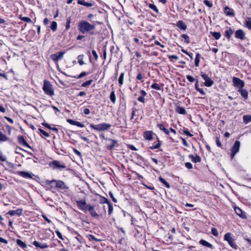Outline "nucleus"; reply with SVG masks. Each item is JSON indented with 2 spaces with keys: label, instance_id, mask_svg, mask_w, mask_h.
Instances as JSON below:
<instances>
[{
  "label": "nucleus",
  "instance_id": "nucleus-1",
  "mask_svg": "<svg viewBox=\"0 0 251 251\" xmlns=\"http://www.w3.org/2000/svg\"><path fill=\"white\" fill-rule=\"evenodd\" d=\"M95 28L94 25H91L87 21H81L78 24V29L83 34L88 33Z\"/></svg>",
  "mask_w": 251,
  "mask_h": 251
},
{
  "label": "nucleus",
  "instance_id": "nucleus-2",
  "mask_svg": "<svg viewBox=\"0 0 251 251\" xmlns=\"http://www.w3.org/2000/svg\"><path fill=\"white\" fill-rule=\"evenodd\" d=\"M43 90L45 93L49 96H52L54 94L52 85L48 80H45L44 81Z\"/></svg>",
  "mask_w": 251,
  "mask_h": 251
},
{
  "label": "nucleus",
  "instance_id": "nucleus-3",
  "mask_svg": "<svg viewBox=\"0 0 251 251\" xmlns=\"http://www.w3.org/2000/svg\"><path fill=\"white\" fill-rule=\"evenodd\" d=\"M90 126L93 129L100 132L109 129L111 127V126L109 124L101 123L98 125L91 124Z\"/></svg>",
  "mask_w": 251,
  "mask_h": 251
},
{
  "label": "nucleus",
  "instance_id": "nucleus-4",
  "mask_svg": "<svg viewBox=\"0 0 251 251\" xmlns=\"http://www.w3.org/2000/svg\"><path fill=\"white\" fill-rule=\"evenodd\" d=\"M224 239L225 241H226L230 246L236 250L237 249V246L234 243V239L232 237L231 234L230 232L226 233L225 234Z\"/></svg>",
  "mask_w": 251,
  "mask_h": 251
},
{
  "label": "nucleus",
  "instance_id": "nucleus-5",
  "mask_svg": "<svg viewBox=\"0 0 251 251\" xmlns=\"http://www.w3.org/2000/svg\"><path fill=\"white\" fill-rule=\"evenodd\" d=\"M201 75L205 80L204 84L205 86L210 87L214 84V81L208 76L207 74L201 72Z\"/></svg>",
  "mask_w": 251,
  "mask_h": 251
},
{
  "label": "nucleus",
  "instance_id": "nucleus-6",
  "mask_svg": "<svg viewBox=\"0 0 251 251\" xmlns=\"http://www.w3.org/2000/svg\"><path fill=\"white\" fill-rule=\"evenodd\" d=\"M49 166L53 169H58L60 170L66 168V166L64 164H61L60 162L57 160H54L50 162Z\"/></svg>",
  "mask_w": 251,
  "mask_h": 251
},
{
  "label": "nucleus",
  "instance_id": "nucleus-7",
  "mask_svg": "<svg viewBox=\"0 0 251 251\" xmlns=\"http://www.w3.org/2000/svg\"><path fill=\"white\" fill-rule=\"evenodd\" d=\"M49 184H54L56 187L61 189H68V187L66 186L64 182L61 180H52L49 181Z\"/></svg>",
  "mask_w": 251,
  "mask_h": 251
},
{
  "label": "nucleus",
  "instance_id": "nucleus-8",
  "mask_svg": "<svg viewBox=\"0 0 251 251\" xmlns=\"http://www.w3.org/2000/svg\"><path fill=\"white\" fill-rule=\"evenodd\" d=\"M76 202L77 206L80 210H83L84 211H87V209H88V207L90 204H87L86 201L85 200L76 201Z\"/></svg>",
  "mask_w": 251,
  "mask_h": 251
},
{
  "label": "nucleus",
  "instance_id": "nucleus-9",
  "mask_svg": "<svg viewBox=\"0 0 251 251\" xmlns=\"http://www.w3.org/2000/svg\"><path fill=\"white\" fill-rule=\"evenodd\" d=\"M240 147V142L239 141H236L234 144L233 146L231 149V158L232 159L235 155L239 151Z\"/></svg>",
  "mask_w": 251,
  "mask_h": 251
},
{
  "label": "nucleus",
  "instance_id": "nucleus-10",
  "mask_svg": "<svg viewBox=\"0 0 251 251\" xmlns=\"http://www.w3.org/2000/svg\"><path fill=\"white\" fill-rule=\"evenodd\" d=\"M233 83L235 87L239 89L243 88L245 85V82L243 80L236 77L233 78Z\"/></svg>",
  "mask_w": 251,
  "mask_h": 251
},
{
  "label": "nucleus",
  "instance_id": "nucleus-11",
  "mask_svg": "<svg viewBox=\"0 0 251 251\" xmlns=\"http://www.w3.org/2000/svg\"><path fill=\"white\" fill-rule=\"evenodd\" d=\"M106 140L109 142L106 146V148L108 150H111L114 147L118 146V141L116 140L108 138H106Z\"/></svg>",
  "mask_w": 251,
  "mask_h": 251
},
{
  "label": "nucleus",
  "instance_id": "nucleus-12",
  "mask_svg": "<svg viewBox=\"0 0 251 251\" xmlns=\"http://www.w3.org/2000/svg\"><path fill=\"white\" fill-rule=\"evenodd\" d=\"M65 53V51L58 52L55 54H52L51 55V58L53 61L57 62L58 60H61L63 58Z\"/></svg>",
  "mask_w": 251,
  "mask_h": 251
},
{
  "label": "nucleus",
  "instance_id": "nucleus-13",
  "mask_svg": "<svg viewBox=\"0 0 251 251\" xmlns=\"http://www.w3.org/2000/svg\"><path fill=\"white\" fill-rule=\"evenodd\" d=\"M18 141L19 144L23 147H26L31 149V146L26 142L23 136L19 135L18 136Z\"/></svg>",
  "mask_w": 251,
  "mask_h": 251
},
{
  "label": "nucleus",
  "instance_id": "nucleus-14",
  "mask_svg": "<svg viewBox=\"0 0 251 251\" xmlns=\"http://www.w3.org/2000/svg\"><path fill=\"white\" fill-rule=\"evenodd\" d=\"M17 174L24 178H32V177L35 176L32 173L25 171H18Z\"/></svg>",
  "mask_w": 251,
  "mask_h": 251
},
{
  "label": "nucleus",
  "instance_id": "nucleus-15",
  "mask_svg": "<svg viewBox=\"0 0 251 251\" xmlns=\"http://www.w3.org/2000/svg\"><path fill=\"white\" fill-rule=\"evenodd\" d=\"M235 36L237 39L244 40L245 38V33L242 29H239L235 31Z\"/></svg>",
  "mask_w": 251,
  "mask_h": 251
},
{
  "label": "nucleus",
  "instance_id": "nucleus-16",
  "mask_svg": "<svg viewBox=\"0 0 251 251\" xmlns=\"http://www.w3.org/2000/svg\"><path fill=\"white\" fill-rule=\"evenodd\" d=\"M234 210L236 213L241 218L243 219L247 218L246 213L244 211H243L240 208L238 207H235L234 208Z\"/></svg>",
  "mask_w": 251,
  "mask_h": 251
},
{
  "label": "nucleus",
  "instance_id": "nucleus-17",
  "mask_svg": "<svg viewBox=\"0 0 251 251\" xmlns=\"http://www.w3.org/2000/svg\"><path fill=\"white\" fill-rule=\"evenodd\" d=\"M32 245L35 246L37 248L41 249H47L49 247V245L46 243H42L35 241L33 242Z\"/></svg>",
  "mask_w": 251,
  "mask_h": 251
},
{
  "label": "nucleus",
  "instance_id": "nucleus-18",
  "mask_svg": "<svg viewBox=\"0 0 251 251\" xmlns=\"http://www.w3.org/2000/svg\"><path fill=\"white\" fill-rule=\"evenodd\" d=\"M153 132L152 131L149 130L144 132L143 136L145 139L151 141L153 139Z\"/></svg>",
  "mask_w": 251,
  "mask_h": 251
},
{
  "label": "nucleus",
  "instance_id": "nucleus-19",
  "mask_svg": "<svg viewBox=\"0 0 251 251\" xmlns=\"http://www.w3.org/2000/svg\"><path fill=\"white\" fill-rule=\"evenodd\" d=\"M23 209L22 208H18L16 210H10L8 212L7 214L10 216H14L15 215H17L18 216H20L22 215L23 213Z\"/></svg>",
  "mask_w": 251,
  "mask_h": 251
},
{
  "label": "nucleus",
  "instance_id": "nucleus-20",
  "mask_svg": "<svg viewBox=\"0 0 251 251\" xmlns=\"http://www.w3.org/2000/svg\"><path fill=\"white\" fill-rule=\"evenodd\" d=\"M87 211H89L92 217L93 218H98L99 217V214L96 212L93 205H89Z\"/></svg>",
  "mask_w": 251,
  "mask_h": 251
},
{
  "label": "nucleus",
  "instance_id": "nucleus-21",
  "mask_svg": "<svg viewBox=\"0 0 251 251\" xmlns=\"http://www.w3.org/2000/svg\"><path fill=\"white\" fill-rule=\"evenodd\" d=\"M67 122L72 125L80 127H84V125L82 124V123L77 121H74L70 119H67Z\"/></svg>",
  "mask_w": 251,
  "mask_h": 251
},
{
  "label": "nucleus",
  "instance_id": "nucleus-22",
  "mask_svg": "<svg viewBox=\"0 0 251 251\" xmlns=\"http://www.w3.org/2000/svg\"><path fill=\"white\" fill-rule=\"evenodd\" d=\"M189 157L191 159L192 161L194 163H200L201 162V158L199 155L196 154L195 156L190 154L189 155Z\"/></svg>",
  "mask_w": 251,
  "mask_h": 251
},
{
  "label": "nucleus",
  "instance_id": "nucleus-23",
  "mask_svg": "<svg viewBox=\"0 0 251 251\" xmlns=\"http://www.w3.org/2000/svg\"><path fill=\"white\" fill-rule=\"evenodd\" d=\"M238 92L245 100L248 99V92L247 90L241 88L238 90Z\"/></svg>",
  "mask_w": 251,
  "mask_h": 251
},
{
  "label": "nucleus",
  "instance_id": "nucleus-24",
  "mask_svg": "<svg viewBox=\"0 0 251 251\" xmlns=\"http://www.w3.org/2000/svg\"><path fill=\"white\" fill-rule=\"evenodd\" d=\"M225 13L227 16H234V12L233 9L228 7L226 6L225 8Z\"/></svg>",
  "mask_w": 251,
  "mask_h": 251
},
{
  "label": "nucleus",
  "instance_id": "nucleus-25",
  "mask_svg": "<svg viewBox=\"0 0 251 251\" xmlns=\"http://www.w3.org/2000/svg\"><path fill=\"white\" fill-rule=\"evenodd\" d=\"M199 243L203 246H205L211 249H213V246L210 243L205 241V240H200V241H199Z\"/></svg>",
  "mask_w": 251,
  "mask_h": 251
},
{
  "label": "nucleus",
  "instance_id": "nucleus-26",
  "mask_svg": "<svg viewBox=\"0 0 251 251\" xmlns=\"http://www.w3.org/2000/svg\"><path fill=\"white\" fill-rule=\"evenodd\" d=\"M176 26L182 30H185L187 28L186 25L182 21H178L176 23Z\"/></svg>",
  "mask_w": 251,
  "mask_h": 251
},
{
  "label": "nucleus",
  "instance_id": "nucleus-27",
  "mask_svg": "<svg viewBox=\"0 0 251 251\" xmlns=\"http://www.w3.org/2000/svg\"><path fill=\"white\" fill-rule=\"evenodd\" d=\"M245 26L250 30H251V18L247 17L245 21Z\"/></svg>",
  "mask_w": 251,
  "mask_h": 251
},
{
  "label": "nucleus",
  "instance_id": "nucleus-28",
  "mask_svg": "<svg viewBox=\"0 0 251 251\" xmlns=\"http://www.w3.org/2000/svg\"><path fill=\"white\" fill-rule=\"evenodd\" d=\"M16 243L20 247L23 249H25L27 248V245L26 244L20 239H17Z\"/></svg>",
  "mask_w": 251,
  "mask_h": 251
},
{
  "label": "nucleus",
  "instance_id": "nucleus-29",
  "mask_svg": "<svg viewBox=\"0 0 251 251\" xmlns=\"http://www.w3.org/2000/svg\"><path fill=\"white\" fill-rule=\"evenodd\" d=\"M77 3L80 5H84L86 7H91L93 6V4L92 3L86 2L83 0H78Z\"/></svg>",
  "mask_w": 251,
  "mask_h": 251
},
{
  "label": "nucleus",
  "instance_id": "nucleus-30",
  "mask_svg": "<svg viewBox=\"0 0 251 251\" xmlns=\"http://www.w3.org/2000/svg\"><path fill=\"white\" fill-rule=\"evenodd\" d=\"M243 122L245 124H247L251 122V115H245L243 117Z\"/></svg>",
  "mask_w": 251,
  "mask_h": 251
},
{
  "label": "nucleus",
  "instance_id": "nucleus-31",
  "mask_svg": "<svg viewBox=\"0 0 251 251\" xmlns=\"http://www.w3.org/2000/svg\"><path fill=\"white\" fill-rule=\"evenodd\" d=\"M176 112L180 114L185 115L186 111L185 108L183 107L177 106L176 108Z\"/></svg>",
  "mask_w": 251,
  "mask_h": 251
},
{
  "label": "nucleus",
  "instance_id": "nucleus-32",
  "mask_svg": "<svg viewBox=\"0 0 251 251\" xmlns=\"http://www.w3.org/2000/svg\"><path fill=\"white\" fill-rule=\"evenodd\" d=\"M234 31L231 28H229V29L226 30L225 31V36L228 39H229L231 37V35L233 33Z\"/></svg>",
  "mask_w": 251,
  "mask_h": 251
},
{
  "label": "nucleus",
  "instance_id": "nucleus-33",
  "mask_svg": "<svg viewBox=\"0 0 251 251\" xmlns=\"http://www.w3.org/2000/svg\"><path fill=\"white\" fill-rule=\"evenodd\" d=\"M201 55L199 53L196 54V58L195 59V65L196 67L199 66L200 60Z\"/></svg>",
  "mask_w": 251,
  "mask_h": 251
},
{
  "label": "nucleus",
  "instance_id": "nucleus-34",
  "mask_svg": "<svg viewBox=\"0 0 251 251\" xmlns=\"http://www.w3.org/2000/svg\"><path fill=\"white\" fill-rule=\"evenodd\" d=\"M89 74V73H87L86 72H82L78 76H71V77L75 78H76V79H79V78H81L84 77L85 76L88 75Z\"/></svg>",
  "mask_w": 251,
  "mask_h": 251
},
{
  "label": "nucleus",
  "instance_id": "nucleus-35",
  "mask_svg": "<svg viewBox=\"0 0 251 251\" xmlns=\"http://www.w3.org/2000/svg\"><path fill=\"white\" fill-rule=\"evenodd\" d=\"M157 140H158V143L154 146H151L150 147V149L154 150V149H159L160 148V147L161 146V144H162V141L159 140L158 138H157Z\"/></svg>",
  "mask_w": 251,
  "mask_h": 251
},
{
  "label": "nucleus",
  "instance_id": "nucleus-36",
  "mask_svg": "<svg viewBox=\"0 0 251 251\" xmlns=\"http://www.w3.org/2000/svg\"><path fill=\"white\" fill-rule=\"evenodd\" d=\"M125 73H122L118 79V82L120 86H122L124 84V79Z\"/></svg>",
  "mask_w": 251,
  "mask_h": 251
},
{
  "label": "nucleus",
  "instance_id": "nucleus-37",
  "mask_svg": "<svg viewBox=\"0 0 251 251\" xmlns=\"http://www.w3.org/2000/svg\"><path fill=\"white\" fill-rule=\"evenodd\" d=\"M211 33L212 36L216 40L219 39L221 37V34L220 32H212Z\"/></svg>",
  "mask_w": 251,
  "mask_h": 251
},
{
  "label": "nucleus",
  "instance_id": "nucleus-38",
  "mask_svg": "<svg viewBox=\"0 0 251 251\" xmlns=\"http://www.w3.org/2000/svg\"><path fill=\"white\" fill-rule=\"evenodd\" d=\"M84 57V55L83 54H80L77 56L78 63L81 66L84 64V62L83 61Z\"/></svg>",
  "mask_w": 251,
  "mask_h": 251
},
{
  "label": "nucleus",
  "instance_id": "nucleus-39",
  "mask_svg": "<svg viewBox=\"0 0 251 251\" xmlns=\"http://www.w3.org/2000/svg\"><path fill=\"white\" fill-rule=\"evenodd\" d=\"M159 179L163 184H164V185L167 188H170V185L169 184V183L164 178H163L161 176H160L159 177Z\"/></svg>",
  "mask_w": 251,
  "mask_h": 251
},
{
  "label": "nucleus",
  "instance_id": "nucleus-40",
  "mask_svg": "<svg viewBox=\"0 0 251 251\" xmlns=\"http://www.w3.org/2000/svg\"><path fill=\"white\" fill-rule=\"evenodd\" d=\"M8 140V138L1 131H0V142L6 141Z\"/></svg>",
  "mask_w": 251,
  "mask_h": 251
},
{
  "label": "nucleus",
  "instance_id": "nucleus-41",
  "mask_svg": "<svg viewBox=\"0 0 251 251\" xmlns=\"http://www.w3.org/2000/svg\"><path fill=\"white\" fill-rule=\"evenodd\" d=\"M57 24L56 22L53 21L50 25V28L53 31H55L57 30Z\"/></svg>",
  "mask_w": 251,
  "mask_h": 251
},
{
  "label": "nucleus",
  "instance_id": "nucleus-42",
  "mask_svg": "<svg viewBox=\"0 0 251 251\" xmlns=\"http://www.w3.org/2000/svg\"><path fill=\"white\" fill-rule=\"evenodd\" d=\"M148 6L151 9H152L156 13H159V10H158V8L154 4L149 3L148 4Z\"/></svg>",
  "mask_w": 251,
  "mask_h": 251
},
{
  "label": "nucleus",
  "instance_id": "nucleus-43",
  "mask_svg": "<svg viewBox=\"0 0 251 251\" xmlns=\"http://www.w3.org/2000/svg\"><path fill=\"white\" fill-rule=\"evenodd\" d=\"M151 88L156 90H161V87L157 83H154L151 85Z\"/></svg>",
  "mask_w": 251,
  "mask_h": 251
},
{
  "label": "nucleus",
  "instance_id": "nucleus-44",
  "mask_svg": "<svg viewBox=\"0 0 251 251\" xmlns=\"http://www.w3.org/2000/svg\"><path fill=\"white\" fill-rule=\"evenodd\" d=\"M110 99L111 101L113 103H115V101H116V96H115V92H114V91H112V92L110 93Z\"/></svg>",
  "mask_w": 251,
  "mask_h": 251
},
{
  "label": "nucleus",
  "instance_id": "nucleus-45",
  "mask_svg": "<svg viewBox=\"0 0 251 251\" xmlns=\"http://www.w3.org/2000/svg\"><path fill=\"white\" fill-rule=\"evenodd\" d=\"M93 82V80L92 79H90L89 80H87L84 82H83L82 84H81V87H86L88 86H89Z\"/></svg>",
  "mask_w": 251,
  "mask_h": 251
},
{
  "label": "nucleus",
  "instance_id": "nucleus-46",
  "mask_svg": "<svg viewBox=\"0 0 251 251\" xmlns=\"http://www.w3.org/2000/svg\"><path fill=\"white\" fill-rule=\"evenodd\" d=\"M181 37L184 39V41L185 43L187 44L190 43L189 37L188 35L183 34L181 35Z\"/></svg>",
  "mask_w": 251,
  "mask_h": 251
},
{
  "label": "nucleus",
  "instance_id": "nucleus-47",
  "mask_svg": "<svg viewBox=\"0 0 251 251\" xmlns=\"http://www.w3.org/2000/svg\"><path fill=\"white\" fill-rule=\"evenodd\" d=\"M108 215H111L113 211V207L112 204L111 202L109 203L108 204Z\"/></svg>",
  "mask_w": 251,
  "mask_h": 251
},
{
  "label": "nucleus",
  "instance_id": "nucleus-48",
  "mask_svg": "<svg viewBox=\"0 0 251 251\" xmlns=\"http://www.w3.org/2000/svg\"><path fill=\"white\" fill-rule=\"evenodd\" d=\"M71 22V17H69L67 19V22L66 24V30H68L69 28L70 27V24Z\"/></svg>",
  "mask_w": 251,
  "mask_h": 251
},
{
  "label": "nucleus",
  "instance_id": "nucleus-49",
  "mask_svg": "<svg viewBox=\"0 0 251 251\" xmlns=\"http://www.w3.org/2000/svg\"><path fill=\"white\" fill-rule=\"evenodd\" d=\"M88 237H89V240L90 241H96L97 242H99V241H101L100 239H98L96 238L94 235H93L92 234H89Z\"/></svg>",
  "mask_w": 251,
  "mask_h": 251
},
{
  "label": "nucleus",
  "instance_id": "nucleus-50",
  "mask_svg": "<svg viewBox=\"0 0 251 251\" xmlns=\"http://www.w3.org/2000/svg\"><path fill=\"white\" fill-rule=\"evenodd\" d=\"M100 201L101 203H107V204L110 202L106 198L104 197H101L100 200Z\"/></svg>",
  "mask_w": 251,
  "mask_h": 251
},
{
  "label": "nucleus",
  "instance_id": "nucleus-51",
  "mask_svg": "<svg viewBox=\"0 0 251 251\" xmlns=\"http://www.w3.org/2000/svg\"><path fill=\"white\" fill-rule=\"evenodd\" d=\"M38 130H39V131L41 134L43 135L44 136H45L47 137H50V134L47 132L45 131L44 130L41 129V128H39L38 129Z\"/></svg>",
  "mask_w": 251,
  "mask_h": 251
},
{
  "label": "nucleus",
  "instance_id": "nucleus-52",
  "mask_svg": "<svg viewBox=\"0 0 251 251\" xmlns=\"http://www.w3.org/2000/svg\"><path fill=\"white\" fill-rule=\"evenodd\" d=\"M20 19L22 21L26 22L27 23H32L31 20L29 18H28V17H21Z\"/></svg>",
  "mask_w": 251,
  "mask_h": 251
},
{
  "label": "nucleus",
  "instance_id": "nucleus-53",
  "mask_svg": "<svg viewBox=\"0 0 251 251\" xmlns=\"http://www.w3.org/2000/svg\"><path fill=\"white\" fill-rule=\"evenodd\" d=\"M203 3L209 8H211L213 6L212 3L208 0H204L203 1Z\"/></svg>",
  "mask_w": 251,
  "mask_h": 251
},
{
  "label": "nucleus",
  "instance_id": "nucleus-54",
  "mask_svg": "<svg viewBox=\"0 0 251 251\" xmlns=\"http://www.w3.org/2000/svg\"><path fill=\"white\" fill-rule=\"evenodd\" d=\"M211 233L215 236H218V231L216 228H212L211 229Z\"/></svg>",
  "mask_w": 251,
  "mask_h": 251
},
{
  "label": "nucleus",
  "instance_id": "nucleus-55",
  "mask_svg": "<svg viewBox=\"0 0 251 251\" xmlns=\"http://www.w3.org/2000/svg\"><path fill=\"white\" fill-rule=\"evenodd\" d=\"M186 78L187 80L190 82H193L195 80V79L194 78V77L190 75H187Z\"/></svg>",
  "mask_w": 251,
  "mask_h": 251
},
{
  "label": "nucleus",
  "instance_id": "nucleus-56",
  "mask_svg": "<svg viewBox=\"0 0 251 251\" xmlns=\"http://www.w3.org/2000/svg\"><path fill=\"white\" fill-rule=\"evenodd\" d=\"M157 127H158L160 130H162L163 131H164V130H166L167 129L164 127V125L161 124H157Z\"/></svg>",
  "mask_w": 251,
  "mask_h": 251
},
{
  "label": "nucleus",
  "instance_id": "nucleus-57",
  "mask_svg": "<svg viewBox=\"0 0 251 251\" xmlns=\"http://www.w3.org/2000/svg\"><path fill=\"white\" fill-rule=\"evenodd\" d=\"M92 53L95 58V60L97 61L99 58V56H98L97 53L94 50H92Z\"/></svg>",
  "mask_w": 251,
  "mask_h": 251
},
{
  "label": "nucleus",
  "instance_id": "nucleus-58",
  "mask_svg": "<svg viewBox=\"0 0 251 251\" xmlns=\"http://www.w3.org/2000/svg\"><path fill=\"white\" fill-rule=\"evenodd\" d=\"M183 132L185 133V134H186L187 136H189V137H192L193 136V134H192L187 129H184L183 130Z\"/></svg>",
  "mask_w": 251,
  "mask_h": 251
},
{
  "label": "nucleus",
  "instance_id": "nucleus-59",
  "mask_svg": "<svg viewBox=\"0 0 251 251\" xmlns=\"http://www.w3.org/2000/svg\"><path fill=\"white\" fill-rule=\"evenodd\" d=\"M55 233L59 239H60L61 240H64L63 236H62L61 233L59 231L56 230V231H55Z\"/></svg>",
  "mask_w": 251,
  "mask_h": 251
},
{
  "label": "nucleus",
  "instance_id": "nucleus-60",
  "mask_svg": "<svg viewBox=\"0 0 251 251\" xmlns=\"http://www.w3.org/2000/svg\"><path fill=\"white\" fill-rule=\"evenodd\" d=\"M185 166L188 169H191L193 168V165L190 162L185 163Z\"/></svg>",
  "mask_w": 251,
  "mask_h": 251
},
{
  "label": "nucleus",
  "instance_id": "nucleus-61",
  "mask_svg": "<svg viewBox=\"0 0 251 251\" xmlns=\"http://www.w3.org/2000/svg\"><path fill=\"white\" fill-rule=\"evenodd\" d=\"M136 78H137V79H138L139 80H142V82L144 81L143 80V76L141 73H140L138 74V75H137Z\"/></svg>",
  "mask_w": 251,
  "mask_h": 251
},
{
  "label": "nucleus",
  "instance_id": "nucleus-62",
  "mask_svg": "<svg viewBox=\"0 0 251 251\" xmlns=\"http://www.w3.org/2000/svg\"><path fill=\"white\" fill-rule=\"evenodd\" d=\"M216 143L217 146L220 148H222V145L219 140V138L218 137H216Z\"/></svg>",
  "mask_w": 251,
  "mask_h": 251
},
{
  "label": "nucleus",
  "instance_id": "nucleus-63",
  "mask_svg": "<svg viewBox=\"0 0 251 251\" xmlns=\"http://www.w3.org/2000/svg\"><path fill=\"white\" fill-rule=\"evenodd\" d=\"M73 151H74V152L76 155H77V156H78L79 157H81L82 155H81V152L79 151H78L77 150H76V149H74Z\"/></svg>",
  "mask_w": 251,
  "mask_h": 251
},
{
  "label": "nucleus",
  "instance_id": "nucleus-64",
  "mask_svg": "<svg viewBox=\"0 0 251 251\" xmlns=\"http://www.w3.org/2000/svg\"><path fill=\"white\" fill-rule=\"evenodd\" d=\"M42 216L44 219V220L49 224H50L52 223L51 221L48 219V218L45 215L43 214Z\"/></svg>",
  "mask_w": 251,
  "mask_h": 251
}]
</instances>
